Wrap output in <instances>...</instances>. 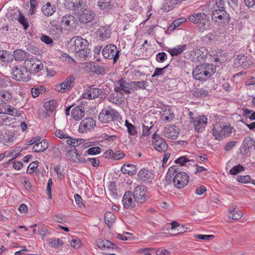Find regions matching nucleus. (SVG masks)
Returning a JSON list of instances; mask_svg holds the SVG:
<instances>
[{
    "mask_svg": "<svg viewBox=\"0 0 255 255\" xmlns=\"http://www.w3.org/2000/svg\"><path fill=\"white\" fill-rule=\"evenodd\" d=\"M139 179L144 182H150L153 178L152 173L145 169H142L138 173Z\"/></svg>",
    "mask_w": 255,
    "mask_h": 255,
    "instance_id": "20",
    "label": "nucleus"
},
{
    "mask_svg": "<svg viewBox=\"0 0 255 255\" xmlns=\"http://www.w3.org/2000/svg\"><path fill=\"white\" fill-rule=\"evenodd\" d=\"M238 181L242 183H247L251 182L252 179L249 175L238 176Z\"/></svg>",
    "mask_w": 255,
    "mask_h": 255,
    "instance_id": "49",
    "label": "nucleus"
},
{
    "mask_svg": "<svg viewBox=\"0 0 255 255\" xmlns=\"http://www.w3.org/2000/svg\"><path fill=\"white\" fill-rule=\"evenodd\" d=\"M71 114L73 119L79 121L84 117L85 111L83 110L82 107L77 106L72 109Z\"/></svg>",
    "mask_w": 255,
    "mask_h": 255,
    "instance_id": "24",
    "label": "nucleus"
},
{
    "mask_svg": "<svg viewBox=\"0 0 255 255\" xmlns=\"http://www.w3.org/2000/svg\"><path fill=\"white\" fill-rule=\"evenodd\" d=\"M11 73L14 79L18 81L27 82L31 78V74L24 65L22 66H14L12 68Z\"/></svg>",
    "mask_w": 255,
    "mask_h": 255,
    "instance_id": "3",
    "label": "nucleus"
},
{
    "mask_svg": "<svg viewBox=\"0 0 255 255\" xmlns=\"http://www.w3.org/2000/svg\"><path fill=\"white\" fill-rule=\"evenodd\" d=\"M30 8L29 13L31 15L33 14L36 10V7L38 4V2L36 0H30Z\"/></svg>",
    "mask_w": 255,
    "mask_h": 255,
    "instance_id": "54",
    "label": "nucleus"
},
{
    "mask_svg": "<svg viewBox=\"0 0 255 255\" xmlns=\"http://www.w3.org/2000/svg\"><path fill=\"white\" fill-rule=\"evenodd\" d=\"M212 19L218 25L226 24L229 23L230 16L225 9H214L212 13Z\"/></svg>",
    "mask_w": 255,
    "mask_h": 255,
    "instance_id": "4",
    "label": "nucleus"
},
{
    "mask_svg": "<svg viewBox=\"0 0 255 255\" xmlns=\"http://www.w3.org/2000/svg\"><path fill=\"white\" fill-rule=\"evenodd\" d=\"M216 8L215 9H225V1L224 0H216Z\"/></svg>",
    "mask_w": 255,
    "mask_h": 255,
    "instance_id": "61",
    "label": "nucleus"
},
{
    "mask_svg": "<svg viewBox=\"0 0 255 255\" xmlns=\"http://www.w3.org/2000/svg\"><path fill=\"white\" fill-rule=\"evenodd\" d=\"M19 16L16 18L19 22L24 27V29H27L29 27V24L26 19L25 18L23 14H21L20 11H18Z\"/></svg>",
    "mask_w": 255,
    "mask_h": 255,
    "instance_id": "39",
    "label": "nucleus"
},
{
    "mask_svg": "<svg viewBox=\"0 0 255 255\" xmlns=\"http://www.w3.org/2000/svg\"><path fill=\"white\" fill-rule=\"evenodd\" d=\"M38 166V162L37 161H33L31 162L28 166L27 171L30 170L31 171L30 172V173L34 172L36 169L37 168Z\"/></svg>",
    "mask_w": 255,
    "mask_h": 255,
    "instance_id": "58",
    "label": "nucleus"
},
{
    "mask_svg": "<svg viewBox=\"0 0 255 255\" xmlns=\"http://www.w3.org/2000/svg\"><path fill=\"white\" fill-rule=\"evenodd\" d=\"M48 147V141L45 139H43L42 141H40L39 142L35 144L32 148V149L34 152H41L46 150Z\"/></svg>",
    "mask_w": 255,
    "mask_h": 255,
    "instance_id": "22",
    "label": "nucleus"
},
{
    "mask_svg": "<svg viewBox=\"0 0 255 255\" xmlns=\"http://www.w3.org/2000/svg\"><path fill=\"white\" fill-rule=\"evenodd\" d=\"M75 80V78L73 76L71 75L67 77L63 83L56 85V90L61 93H64L74 86Z\"/></svg>",
    "mask_w": 255,
    "mask_h": 255,
    "instance_id": "13",
    "label": "nucleus"
},
{
    "mask_svg": "<svg viewBox=\"0 0 255 255\" xmlns=\"http://www.w3.org/2000/svg\"><path fill=\"white\" fill-rule=\"evenodd\" d=\"M245 168L240 164H238L232 167L230 170V173L232 175H237L241 171H244Z\"/></svg>",
    "mask_w": 255,
    "mask_h": 255,
    "instance_id": "41",
    "label": "nucleus"
},
{
    "mask_svg": "<svg viewBox=\"0 0 255 255\" xmlns=\"http://www.w3.org/2000/svg\"><path fill=\"white\" fill-rule=\"evenodd\" d=\"M189 160L185 156H181L175 160L176 163H179L180 165H183L184 164Z\"/></svg>",
    "mask_w": 255,
    "mask_h": 255,
    "instance_id": "63",
    "label": "nucleus"
},
{
    "mask_svg": "<svg viewBox=\"0 0 255 255\" xmlns=\"http://www.w3.org/2000/svg\"><path fill=\"white\" fill-rule=\"evenodd\" d=\"M41 40L46 44H50L53 42V40L49 36L46 35H43L41 37Z\"/></svg>",
    "mask_w": 255,
    "mask_h": 255,
    "instance_id": "59",
    "label": "nucleus"
},
{
    "mask_svg": "<svg viewBox=\"0 0 255 255\" xmlns=\"http://www.w3.org/2000/svg\"><path fill=\"white\" fill-rule=\"evenodd\" d=\"M205 13H198L197 14H194L188 17L187 19L189 21L193 22L196 24L198 25L199 22L201 20H203V17H205Z\"/></svg>",
    "mask_w": 255,
    "mask_h": 255,
    "instance_id": "34",
    "label": "nucleus"
},
{
    "mask_svg": "<svg viewBox=\"0 0 255 255\" xmlns=\"http://www.w3.org/2000/svg\"><path fill=\"white\" fill-rule=\"evenodd\" d=\"M98 6L101 9L108 10L111 7V3L108 0H100L98 2Z\"/></svg>",
    "mask_w": 255,
    "mask_h": 255,
    "instance_id": "40",
    "label": "nucleus"
},
{
    "mask_svg": "<svg viewBox=\"0 0 255 255\" xmlns=\"http://www.w3.org/2000/svg\"><path fill=\"white\" fill-rule=\"evenodd\" d=\"M192 52L195 54L198 60L205 58L208 53V50L204 47L193 49Z\"/></svg>",
    "mask_w": 255,
    "mask_h": 255,
    "instance_id": "25",
    "label": "nucleus"
},
{
    "mask_svg": "<svg viewBox=\"0 0 255 255\" xmlns=\"http://www.w3.org/2000/svg\"><path fill=\"white\" fill-rule=\"evenodd\" d=\"M203 20H201L197 26L199 30L202 32L208 29L210 26L209 16L205 14V17H203Z\"/></svg>",
    "mask_w": 255,
    "mask_h": 255,
    "instance_id": "32",
    "label": "nucleus"
},
{
    "mask_svg": "<svg viewBox=\"0 0 255 255\" xmlns=\"http://www.w3.org/2000/svg\"><path fill=\"white\" fill-rule=\"evenodd\" d=\"M23 65L28 72L31 74L32 72H37L43 68L41 62L35 58H29L25 60Z\"/></svg>",
    "mask_w": 255,
    "mask_h": 255,
    "instance_id": "10",
    "label": "nucleus"
},
{
    "mask_svg": "<svg viewBox=\"0 0 255 255\" xmlns=\"http://www.w3.org/2000/svg\"><path fill=\"white\" fill-rule=\"evenodd\" d=\"M195 238L201 239L205 241H209L213 239L214 236L212 235H196L194 236Z\"/></svg>",
    "mask_w": 255,
    "mask_h": 255,
    "instance_id": "51",
    "label": "nucleus"
},
{
    "mask_svg": "<svg viewBox=\"0 0 255 255\" xmlns=\"http://www.w3.org/2000/svg\"><path fill=\"white\" fill-rule=\"evenodd\" d=\"M190 122L193 125L195 130L198 132H202L207 124V118L204 116L198 117L196 120L191 118Z\"/></svg>",
    "mask_w": 255,
    "mask_h": 255,
    "instance_id": "11",
    "label": "nucleus"
},
{
    "mask_svg": "<svg viewBox=\"0 0 255 255\" xmlns=\"http://www.w3.org/2000/svg\"><path fill=\"white\" fill-rule=\"evenodd\" d=\"M102 93V89L97 88L92 85L88 88L83 95V98L91 100L97 98Z\"/></svg>",
    "mask_w": 255,
    "mask_h": 255,
    "instance_id": "16",
    "label": "nucleus"
},
{
    "mask_svg": "<svg viewBox=\"0 0 255 255\" xmlns=\"http://www.w3.org/2000/svg\"><path fill=\"white\" fill-rule=\"evenodd\" d=\"M96 126L95 121L92 118H86L82 121L79 127V131L84 133L91 129Z\"/></svg>",
    "mask_w": 255,
    "mask_h": 255,
    "instance_id": "14",
    "label": "nucleus"
},
{
    "mask_svg": "<svg viewBox=\"0 0 255 255\" xmlns=\"http://www.w3.org/2000/svg\"><path fill=\"white\" fill-rule=\"evenodd\" d=\"M121 170L124 174H128L130 175H134L136 173V167L131 164H124Z\"/></svg>",
    "mask_w": 255,
    "mask_h": 255,
    "instance_id": "26",
    "label": "nucleus"
},
{
    "mask_svg": "<svg viewBox=\"0 0 255 255\" xmlns=\"http://www.w3.org/2000/svg\"><path fill=\"white\" fill-rule=\"evenodd\" d=\"M133 194L131 191H128L125 192L123 197L122 202L124 207L127 209H132L135 206V202L132 199Z\"/></svg>",
    "mask_w": 255,
    "mask_h": 255,
    "instance_id": "15",
    "label": "nucleus"
},
{
    "mask_svg": "<svg viewBox=\"0 0 255 255\" xmlns=\"http://www.w3.org/2000/svg\"><path fill=\"white\" fill-rule=\"evenodd\" d=\"M55 6L51 5L50 2H47L42 7V11L43 14L47 16L52 15L55 12Z\"/></svg>",
    "mask_w": 255,
    "mask_h": 255,
    "instance_id": "29",
    "label": "nucleus"
},
{
    "mask_svg": "<svg viewBox=\"0 0 255 255\" xmlns=\"http://www.w3.org/2000/svg\"><path fill=\"white\" fill-rule=\"evenodd\" d=\"M233 128L230 125L216 123L214 125L212 134L217 140H221L224 137L229 136L232 133Z\"/></svg>",
    "mask_w": 255,
    "mask_h": 255,
    "instance_id": "2",
    "label": "nucleus"
},
{
    "mask_svg": "<svg viewBox=\"0 0 255 255\" xmlns=\"http://www.w3.org/2000/svg\"><path fill=\"white\" fill-rule=\"evenodd\" d=\"M63 244L62 241L59 239H54L51 241V245L55 248H58Z\"/></svg>",
    "mask_w": 255,
    "mask_h": 255,
    "instance_id": "57",
    "label": "nucleus"
},
{
    "mask_svg": "<svg viewBox=\"0 0 255 255\" xmlns=\"http://www.w3.org/2000/svg\"><path fill=\"white\" fill-rule=\"evenodd\" d=\"M130 85L135 90H136L137 88L145 90L147 86V84L146 81H133L130 83Z\"/></svg>",
    "mask_w": 255,
    "mask_h": 255,
    "instance_id": "36",
    "label": "nucleus"
},
{
    "mask_svg": "<svg viewBox=\"0 0 255 255\" xmlns=\"http://www.w3.org/2000/svg\"><path fill=\"white\" fill-rule=\"evenodd\" d=\"M168 65H167L166 66L162 68H156L155 69V71L153 74L152 75V77H155L158 76L163 75L164 73V70L165 69L168 67Z\"/></svg>",
    "mask_w": 255,
    "mask_h": 255,
    "instance_id": "53",
    "label": "nucleus"
},
{
    "mask_svg": "<svg viewBox=\"0 0 255 255\" xmlns=\"http://www.w3.org/2000/svg\"><path fill=\"white\" fill-rule=\"evenodd\" d=\"M119 113L114 109H104L100 112L98 118L103 123H108L118 119Z\"/></svg>",
    "mask_w": 255,
    "mask_h": 255,
    "instance_id": "5",
    "label": "nucleus"
},
{
    "mask_svg": "<svg viewBox=\"0 0 255 255\" xmlns=\"http://www.w3.org/2000/svg\"><path fill=\"white\" fill-rule=\"evenodd\" d=\"M167 58L166 54L164 52H159L156 54V60L158 62H163Z\"/></svg>",
    "mask_w": 255,
    "mask_h": 255,
    "instance_id": "46",
    "label": "nucleus"
},
{
    "mask_svg": "<svg viewBox=\"0 0 255 255\" xmlns=\"http://www.w3.org/2000/svg\"><path fill=\"white\" fill-rule=\"evenodd\" d=\"M41 139V138L40 136H36L34 138H33L30 140L26 142V144H27L28 145H32L33 144H35L36 143L39 142L40 141Z\"/></svg>",
    "mask_w": 255,
    "mask_h": 255,
    "instance_id": "62",
    "label": "nucleus"
},
{
    "mask_svg": "<svg viewBox=\"0 0 255 255\" xmlns=\"http://www.w3.org/2000/svg\"><path fill=\"white\" fill-rule=\"evenodd\" d=\"M178 172H180L179 170V168L176 165L171 166L168 170V172L167 173V175L166 176V179L168 182L171 183L172 181V179L173 178L172 176H174V175L177 173Z\"/></svg>",
    "mask_w": 255,
    "mask_h": 255,
    "instance_id": "31",
    "label": "nucleus"
},
{
    "mask_svg": "<svg viewBox=\"0 0 255 255\" xmlns=\"http://www.w3.org/2000/svg\"><path fill=\"white\" fill-rule=\"evenodd\" d=\"M28 53L21 49H17L14 51L13 57L16 61L24 60L28 56Z\"/></svg>",
    "mask_w": 255,
    "mask_h": 255,
    "instance_id": "33",
    "label": "nucleus"
},
{
    "mask_svg": "<svg viewBox=\"0 0 255 255\" xmlns=\"http://www.w3.org/2000/svg\"><path fill=\"white\" fill-rule=\"evenodd\" d=\"M250 65V61L248 57L244 55H239L234 60V66L235 67H242L247 69Z\"/></svg>",
    "mask_w": 255,
    "mask_h": 255,
    "instance_id": "17",
    "label": "nucleus"
},
{
    "mask_svg": "<svg viewBox=\"0 0 255 255\" xmlns=\"http://www.w3.org/2000/svg\"><path fill=\"white\" fill-rule=\"evenodd\" d=\"M108 100L109 102L117 105H121L124 102L123 95L118 93H112L108 97Z\"/></svg>",
    "mask_w": 255,
    "mask_h": 255,
    "instance_id": "27",
    "label": "nucleus"
},
{
    "mask_svg": "<svg viewBox=\"0 0 255 255\" xmlns=\"http://www.w3.org/2000/svg\"><path fill=\"white\" fill-rule=\"evenodd\" d=\"M99 33L100 37L103 39L109 38L111 36V30L106 26L101 27L99 30Z\"/></svg>",
    "mask_w": 255,
    "mask_h": 255,
    "instance_id": "38",
    "label": "nucleus"
},
{
    "mask_svg": "<svg viewBox=\"0 0 255 255\" xmlns=\"http://www.w3.org/2000/svg\"><path fill=\"white\" fill-rule=\"evenodd\" d=\"M13 136L12 135H0V139L1 141L5 145L8 146L9 143L12 142Z\"/></svg>",
    "mask_w": 255,
    "mask_h": 255,
    "instance_id": "42",
    "label": "nucleus"
},
{
    "mask_svg": "<svg viewBox=\"0 0 255 255\" xmlns=\"http://www.w3.org/2000/svg\"><path fill=\"white\" fill-rule=\"evenodd\" d=\"M109 189L112 196L114 198H116L118 196L117 189H116V183L112 182L109 185Z\"/></svg>",
    "mask_w": 255,
    "mask_h": 255,
    "instance_id": "48",
    "label": "nucleus"
},
{
    "mask_svg": "<svg viewBox=\"0 0 255 255\" xmlns=\"http://www.w3.org/2000/svg\"><path fill=\"white\" fill-rule=\"evenodd\" d=\"M105 222L109 228L112 226L116 220V216L111 212H107L104 216Z\"/></svg>",
    "mask_w": 255,
    "mask_h": 255,
    "instance_id": "30",
    "label": "nucleus"
},
{
    "mask_svg": "<svg viewBox=\"0 0 255 255\" xmlns=\"http://www.w3.org/2000/svg\"><path fill=\"white\" fill-rule=\"evenodd\" d=\"M90 70L91 71L97 74H105V70L103 66H99L98 64L95 63L90 64Z\"/></svg>",
    "mask_w": 255,
    "mask_h": 255,
    "instance_id": "37",
    "label": "nucleus"
},
{
    "mask_svg": "<svg viewBox=\"0 0 255 255\" xmlns=\"http://www.w3.org/2000/svg\"><path fill=\"white\" fill-rule=\"evenodd\" d=\"M204 69L203 65H199L197 66L193 70L192 74L193 78L197 80L200 81H205L206 79L202 77V72Z\"/></svg>",
    "mask_w": 255,
    "mask_h": 255,
    "instance_id": "21",
    "label": "nucleus"
},
{
    "mask_svg": "<svg viewBox=\"0 0 255 255\" xmlns=\"http://www.w3.org/2000/svg\"><path fill=\"white\" fill-rule=\"evenodd\" d=\"M120 82H121V88L122 92H124L125 93L128 94H130V91L128 89V87L127 86V83L123 79H121L120 80Z\"/></svg>",
    "mask_w": 255,
    "mask_h": 255,
    "instance_id": "56",
    "label": "nucleus"
},
{
    "mask_svg": "<svg viewBox=\"0 0 255 255\" xmlns=\"http://www.w3.org/2000/svg\"><path fill=\"white\" fill-rule=\"evenodd\" d=\"M74 45L75 46L74 51L80 53L83 55L82 56L83 58L87 57V52L85 50L87 49L89 42L86 39L77 37L74 41Z\"/></svg>",
    "mask_w": 255,
    "mask_h": 255,
    "instance_id": "9",
    "label": "nucleus"
},
{
    "mask_svg": "<svg viewBox=\"0 0 255 255\" xmlns=\"http://www.w3.org/2000/svg\"><path fill=\"white\" fill-rule=\"evenodd\" d=\"M0 97L1 98L2 105L6 104L10 101L12 98L10 93L5 90H0Z\"/></svg>",
    "mask_w": 255,
    "mask_h": 255,
    "instance_id": "35",
    "label": "nucleus"
},
{
    "mask_svg": "<svg viewBox=\"0 0 255 255\" xmlns=\"http://www.w3.org/2000/svg\"><path fill=\"white\" fill-rule=\"evenodd\" d=\"M229 211L230 215L228 216V218L233 220H239L243 216V212L237 209L236 207L231 208Z\"/></svg>",
    "mask_w": 255,
    "mask_h": 255,
    "instance_id": "23",
    "label": "nucleus"
},
{
    "mask_svg": "<svg viewBox=\"0 0 255 255\" xmlns=\"http://www.w3.org/2000/svg\"><path fill=\"white\" fill-rule=\"evenodd\" d=\"M125 125L130 135H134L137 133L135 127L132 124L126 121Z\"/></svg>",
    "mask_w": 255,
    "mask_h": 255,
    "instance_id": "45",
    "label": "nucleus"
},
{
    "mask_svg": "<svg viewBox=\"0 0 255 255\" xmlns=\"http://www.w3.org/2000/svg\"><path fill=\"white\" fill-rule=\"evenodd\" d=\"M70 245L74 248L79 249L82 246V242L80 239L76 238L70 241Z\"/></svg>",
    "mask_w": 255,
    "mask_h": 255,
    "instance_id": "47",
    "label": "nucleus"
},
{
    "mask_svg": "<svg viewBox=\"0 0 255 255\" xmlns=\"http://www.w3.org/2000/svg\"><path fill=\"white\" fill-rule=\"evenodd\" d=\"M153 125L152 124V123L151 122L150 123V127H148V126H145V125H143V130H142V135L146 136L149 135L151 133V130L152 129Z\"/></svg>",
    "mask_w": 255,
    "mask_h": 255,
    "instance_id": "44",
    "label": "nucleus"
},
{
    "mask_svg": "<svg viewBox=\"0 0 255 255\" xmlns=\"http://www.w3.org/2000/svg\"><path fill=\"white\" fill-rule=\"evenodd\" d=\"M66 156L69 160H71L74 162L84 163L86 161L84 157L80 156L75 148L68 151Z\"/></svg>",
    "mask_w": 255,
    "mask_h": 255,
    "instance_id": "18",
    "label": "nucleus"
},
{
    "mask_svg": "<svg viewBox=\"0 0 255 255\" xmlns=\"http://www.w3.org/2000/svg\"><path fill=\"white\" fill-rule=\"evenodd\" d=\"M237 141H232L228 142L225 145V149L228 151L231 150L236 145Z\"/></svg>",
    "mask_w": 255,
    "mask_h": 255,
    "instance_id": "60",
    "label": "nucleus"
},
{
    "mask_svg": "<svg viewBox=\"0 0 255 255\" xmlns=\"http://www.w3.org/2000/svg\"><path fill=\"white\" fill-rule=\"evenodd\" d=\"M55 135L59 138H70L67 134L64 133V131L61 130H57L55 132Z\"/></svg>",
    "mask_w": 255,
    "mask_h": 255,
    "instance_id": "55",
    "label": "nucleus"
},
{
    "mask_svg": "<svg viewBox=\"0 0 255 255\" xmlns=\"http://www.w3.org/2000/svg\"><path fill=\"white\" fill-rule=\"evenodd\" d=\"M189 176L184 172H178L172 179L171 182L174 186L178 189L183 188L187 185L189 181Z\"/></svg>",
    "mask_w": 255,
    "mask_h": 255,
    "instance_id": "8",
    "label": "nucleus"
},
{
    "mask_svg": "<svg viewBox=\"0 0 255 255\" xmlns=\"http://www.w3.org/2000/svg\"><path fill=\"white\" fill-rule=\"evenodd\" d=\"M44 106L47 111L53 112L56 108V102L54 100H50L46 102Z\"/></svg>",
    "mask_w": 255,
    "mask_h": 255,
    "instance_id": "43",
    "label": "nucleus"
},
{
    "mask_svg": "<svg viewBox=\"0 0 255 255\" xmlns=\"http://www.w3.org/2000/svg\"><path fill=\"white\" fill-rule=\"evenodd\" d=\"M152 138L154 139L153 142V146L156 150L160 152H164L167 149V144L165 140L160 137L156 133L153 134Z\"/></svg>",
    "mask_w": 255,
    "mask_h": 255,
    "instance_id": "12",
    "label": "nucleus"
},
{
    "mask_svg": "<svg viewBox=\"0 0 255 255\" xmlns=\"http://www.w3.org/2000/svg\"><path fill=\"white\" fill-rule=\"evenodd\" d=\"M186 47L187 45L186 44L181 45L174 48H169L167 51L170 54L171 56L174 57L182 53Z\"/></svg>",
    "mask_w": 255,
    "mask_h": 255,
    "instance_id": "28",
    "label": "nucleus"
},
{
    "mask_svg": "<svg viewBox=\"0 0 255 255\" xmlns=\"http://www.w3.org/2000/svg\"><path fill=\"white\" fill-rule=\"evenodd\" d=\"M119 50L114 44H110L104 47L102 50L104 57L108 59H113V63H116L119 58Z\"/></svg>",
    "mask_w": 255,
    "mask_h": 255,
    "instance_id": "6",
    "label": "nucleus"
},
{
    "mask_svg": "<svg viewBox=\"0 0 255 255\" xmlns=\"http://www.w3.org/2000/svg\"><path fill=\"white\" fill-rule=\"evenodd\" d=\"M86 152L90 155H96L100 153L101 148L98 146L91 147L88 149Z\"/></svg>",
    "mask_w": 255,
    "mask_h": 255,
    "instance_id": "50",
    "label": "nucleus"
},
{
    "mask_svg": "<svg viewBox=\"0 0 255 255\" xmlns=\"http://www.w3.org/2000/svg\"><path fill=\"white\" fill-rule=\"evenodd\" d=\"M7 114L13 116H19L18 111L17 109L9 106L5 111Z\"/></svg>",
    "mask_w": 255,
    "mask_h": 255,
    "instance_id": "52",
    "label": "nucleus"
},
{
    "mask_svg": "<svg viewBox=\"0 0 255 255\" xmlns=\"http://www.w3.org/2000/svg\"><path fill=\"white\" fill-rule=\"evenodd\" d=\"M76 20L75 17L72 15H66L63 17L61 23L64 26H67L69 28H73L76 26Z\"/></svg>",
    "mask_w": 255,
    "mask_h": 255,
    "instance_id": "19",
    "label": "nucleus"
},
{
    "mask_svg": "<svg viewBox=\"0 0 255 255\" xmlns=\"http://www.w3.org/2000/svg\"><path fill=\"white\" fill-rule=\"evenodd\" d=\"M147 189L144 185L137 186L132 193L133 198L137 203H143L148 199Z\"/></svg>",
    "mask_w": 255,
    "mask_h": 255,
    "instance_id": "7",
    "label": "nucleus"
},
{
    "mask_svg": "<svg viewBox=\"0 0 255 255\" xmlns=\"http://www.w3.org/2000/svg\"><path fill=\"white\" fill-rule=\"evenodd\" d=\"M74 198L76 204L79 206L81 207L83 205V199L79 194H75L74 195Z\"/></svg>",
    "mask_w": 255,
    "mask_h": 255,
    "instance_id": "64",
    "label": "nucleus"
},
{
    "mask_svg": "<svg viewBox=\"0 0 255 255\" xmlns=\"http://www.w3.org/2000/svg\"><path fill=\"white\" fill-rule=\"evenodd\" d=\"M68 8L77 13L79 21L81 23H88L94 18L95 14L91 9L86 8V3L83 0L78 2H67Z\"/></svg>",
    "mask_w": 255,
    "mask_h": 255,
    "instance_id": "1",
    "label": "nucleus"
}]
</instances>
